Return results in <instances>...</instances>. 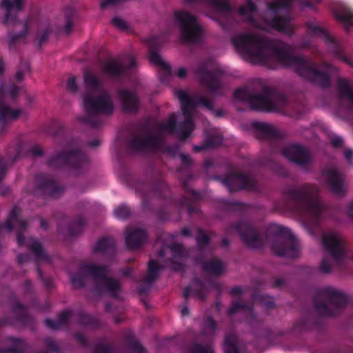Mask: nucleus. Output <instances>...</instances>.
<instances>
[{"label": "nucleus", "instance_id": "31", "mask_svg": "<svg viewBox=\"0 0 353 353\" xmlns=\"http://www.w3.org/2000/svg\"><path fill=\"white\" fill-rule=\"evenodd\" d=\"M239 312L243 313L246 316V320L249 324H252L257 319L253 312L252 307L242 303L236 302L233 303L228 310V314L230 316Z\"/></svg>", "mask_w": 353, "mask_h": 353}, {"label": "nucleus", "instance_id": "41", "mask_svg": "<svg viewBox=\"0 0 353 353\" xmlns=\"http://www.w3.org/2000/svg\"><path fill=\"white\" fill-rule=\"evenodd\" d=\"M115 242L112 238L107 237L100 239L96 246L95 250L97 251L111 253L114 250Z\"/></svg>", "mask_w": 353, "mask_h": 353}, {"label": "nucleus", "instance_id": "37", "mask_svg": "<svg viewBox=\"0 0 353 353\" xmlns=\"http://www.w3.org/2000/svg\"><path fill=\"white\" fill-rule=\"evenodd\" d=\"M307 26L314 34L319 36L327 43H334L333 38L314 21L307 22Z\"/></svg>", "mask_w": 353, "mask_h": 353}, {"label": "nucleus", "instance_id": "30", "mask_svg": "<svg viewBox=\"0 0 353 353\" xmlns=\"http://www.w3.org/2000/svg\"><path fill=\"white\" fill-rule=\"evenodd\" d=\"M84 85L86 88L85 92H97L104 90L102 79L91 70H85L83 76Z\"/></svg>", "mask_w": 353, "mask_h": 353}, {"label": "nucleus", "instance_id": "51", "mask_svg": "<svg viewBox=\"0 0 353 353\" xmlns=\"http://www.w3.org/2000/svg\"><path fill=\"white\" fill-rule=\"evenodd\" d=\"M92 353H114V350L112 343L101 342L95 346Z\"/></svg>", "mask_w": 353, "mask_h": 353}, {"label": "nucleus", "instance_id": "7", "mask_svg": "<svg viewBox=\"0 0 353 353\" xmlns=\"http://www.w3.org/2000/svg\"><path fill=\"white\" fill-rule=\"evenodd\" d=\"M285 194L299 203L303 210L312 218L319 219L326 210L324 203L319 199L317 188L311 184L300 187H292L285 190Z\"/></svg>", "mask_w": 353, "mask_h": 353}, {"label": "nucleus", "instance_id": "20", "mask_svg": "<svg viewBox=\"0 0 353 353\" xmlns=\"http://www.w3.org/2000/svg\"><path fill=\"white\" fill-rule=\"evenodd\" d=\"M20 212L21 209L17 207H14L10 213L6 225L10 231L14 228L17 230V241L19 245H22L25 243V238L22 232L26 230L28 228V223L25 220L19 218Z\"/></svg>", "mask_w": 353, "mask_h": 353}, {"label": "nucleus", "instance_id": "25", "mask_svg": "<svg viewBox=\"0 0 353 353\" xmlns=\"http://www.w3.org/2000/svg\"><path fill=\"white\" fill-rule=\"evenodd\" d=\"M161 268V267L154 261H149L147 274L143 279L139 287L140 294H145L149 291L151 283L157 279L158 272Z\"/></svg>", "mask_w": 353, "mask_h": 353}, {"label": "nucleus", "instance_id": "23", "mask_svg": "<svg viewBox=\"0 0 353 353\" xmlns=\"http://www.w3.org/2000/svg\"><path fill=\"white\" fill-rule=\"evenodd\" d=\"M125 234L126 245L130 250L139 248L146 239L145 232L140 228H129Z\"/></svg>", "mask_w": 353, "mask_h": 353}, {"label": "nucleus", "instance_id": "19", "mask_svg": "<svg viewBox=\"0 0 353 353\" xmlns=\"http://www.w3.org/2000/svg\"><path fill=\"white\" fill-rule=\"evenodd\" d=\"M4 87L5 83H0V128L6 122L17 119L23 113L21 109L11 107L6 101V95L3 93Z\"/></svg>", "mask_w": 353, "mask_h": 353}, {"label": "nucleus", "instance_id": "17", "mask_svg": "<svg viewBox=\"0 0 353 353\" xmlns=\"http://www.w3.org/2000/svg\"><path fill=\"white\" fill-rule=\"evenodd\" d=\"M37 188L43 194H48L51 197L57 198L64 192L63 186L48 175L39 174L35 179Z\"/></svg>", "mask_w": 353, "mask_h": 353}, {"label": "nucleus", "instance_id": "27", "mask_svg": "<svg viewBox=\"0 0 353 353\" xmlns=\"http://www.w3.org/2000/svg\"><path fill=\"white\" fill-rule=\"evenodd\" d=\"M119 96L125 111L128 112L137 111L139 108V101L133 92L123 89L119 91Z\"/></svg>", "mask_w": 353, "mask_h": 353}, {"label": "nucleus", "instance_id": "4", "mask_svg": "<svg viewBox=\"0 0 353 353\" xmlns=\"http://www.w3.org/2000/svg\"><path fill=\"white\" fill-rule=\"evenodd\" d=\"M106 274V269L103 267L83 264L77 274L71 275V281L75 288H81L91 282L96 292L106 293L117 298L121 290L120 283L114 279L108 277Z\"/></svg>", "mask_w": 353, "mask_h": 353}, {"label": "nucleus", "instance_id": "36", "mask_svg": "<svg viewBox=\"0 0 353 353\" xmlns=\"http://www.w3.org/2000/svg\"><path fill=\"white\" fill-rule=\"evenodd\" d=\"M26 245L28 249L34 253L36 259L38 261L48 259V256L46 255L41 243L39 241L31 238L27 241Z\"/></svg>", "mask_w": 353, "mask_h": 353}, {"label": "nucleus", "instance_id": "45", "mask_svg": "<svg viewBox=\"0 0 353 353\" xmlns=\"http://www.w3.org/2000/svg\"><path fill=\"white\" fill-rule=\"evenodd\" d=\"M336 17L343 22L347 30L353 26V12L350 10H344L336 14Z\"/></svg>", "mask_w": 353, "mask_h": 353}, {"label": "nucleus", "instance_id": "47", "mask_svg": "<svg viewBox=\"0 0 353 353\" xmlns=\"http://www.w3.org/2000/svg\"><path fill=\"white\" fill-rule=\"evenodd\" d=\"M65 90L70 94H77L79 90L78 79L74 75H70L66 81Z\"/></svg>", "mask_w": 353, "mask_h": 353}, {"label": "nucleus", "instance_id": "40", "mask_svg": "<svg viewBox=\"0 0 353 353\" xmlns=\"http://www.w3.org/2000/svg\"><path fill=\"white\" fill-rule=\"evenodd\" d=\"M225 353H240L238 338L235 334L225 337L224 343Z\"/></svg>", "mask_w": 353, "mask_h": 353}, {"label": "nucleus", "instance_id": "34", "mask_svg": "<svg viewBox=\"0 0 353 353\" xmlns=\"http://www.w3.org/2000/svg\"><path fill=\"white\" fill-rule=\"evenodd\" d=\"M172 256L171 268L176 271L183 270V263L179 261L183 255V246L179 243H174L168 247Z\"/></svg>", "mask_w": 353, "mask_h": 353}, {"label": "nucleus", "instance_id": "14", "mask_svg": "<svg viewBox=\"0 0 353 353\" xmlns=\"http://www.w3.org/2000/svg\"><path fill=\"white\" fill-rule=\"evenodd\" d=\"M239 234L243 243L252 249L262 248L265 243L263 238L259 234L254 225L248 221H240L230 228Z\"/></svg>", "mask_w": 353, "mask_h": 353}, {"label": "nucleus", "instance_id": "35", "mask_svg": "<svg viewBox=\"0 0 353 353\" xmlns=\"http://www.w3.org/2000/svg\"><path fill=\"white\" fill-rule=\"evenodd\" d=\"M71 313L70 312H61L56 321L46 319L45 323L46 326L52 330H59L66 326L70 321Z\"/></svg>", "mask_w": 353, "mask_h": 353}, {"label": "nucleus", "instance_id": "9", "mask_svg": "<svg viewBox=\"0 0 353 353\" xmlns=\"http://www.w3.org/2000/svg\"><path fill=\"white\" fill-rule=\"evenodd\" d=\"M174 24L180 31L181 39L185 43H196L203 37V30L196 17L180 10L174 14Z\"/></svg>", "mask_w": 353, "mask_h": 353}, {"label": "nucleus", "instance_id": "62", "mask_svg": "<svg viewBox=\"0 0 353 353\" xmlns=\"http://www.w3.org/2000/svg\"><path fill=\"white\" fill-rule=\"evenodd\" d=\"M6 170V162L4 159H0V181L4 177Z\"/></svg>", "mask_w": 353, "mask_h": 353}, {"label": "nucleus", "instance_id": "44", "mask_svg": "<svg viewBox=\"0 0 353 353\" xmlns=\"http://www.w3.org/2000/svg\"><path fill=\"white\" fill-rule=\"evenodd\" d=\"M215 9L221 14L230 13L231 8L227 0H208Z\"/></svg>", "mask_w": 353, "mask_h": 353}, {"label": "nucleus", "instance_id": "29", "mask_svg": "<svg viewBox=\"0 0 353 353\" xmlns=\"http://www.w3.org/2000/svg\"><path fill=\"white\" fill-rule=\"evenodd\" d=\"M149 43V60L154 65H158L161 68L163 69L165 72L168 74L170 72V67L168 65L164 60L162 59L161 55L156 50V46L157 43V39L156 37L149 38L148 40Z\"/></svg>", "mask_w": 353, "mask_h": 353}, {"label": "nucleus", "instance_id": "18", "mask_svg": "<svg viewBox=\"0 0 353 353\" xmlns=\"http://www.w3.org/2000/svg\"><path fill=\"white\" fill-rule=\"evenodd\" d=\"M223 183L228 187L230 192L241 189L256 190L258 187L257 182L254 178L241 174H232L228 176Z\"/></svg>", "mask_w": 353, "mask_h": 353}, {"label": "nucleus", "instance_id": "42", "mask_svg": "<svg viewBox=\"0 0 353 353\" xmlns=\"http://www.w3.org/2000/svg\"><path fill=\"white\" fill-rule=\"evenodd\" d=\"M187 353H214L212 345L195 342L190 345Z\"/></svg>", "mask_w": 353, "mask_h": 353}, {"label": "nucleus", "instance_id": "21", "mask_svg": "<svg viewBox=\"0 0 353 353\" xmlns=\"http://www.w3.org/2000/svg\"><path fill=\"white\" fill-rule=\"evenodd\" d=\"M75 12L72 9H67L63 14L57 19L56 23V32L59 34L69 36L74 29Z\"/></svg>", "mask_w": 353, "mask_h": 353}, {"label": "nucleus", "instance_id": "11", "mask_svg": "<svg viewBox=\"0 0 353 353\" xmlns=\"http://www.w3.org/2000/svg\"><path fill=\"white\" fill-rule=\"evenodd\" d=\"M88 159L84 154L77 149L63 151L52 155L48 160V165L52 168H60L68 165L79 168L84 165Z\"/></svg>", "mask_w": 353, "mask_h": 353}, {"label": "nucleus", "instance_id": "58", "mask_svg": "<svg viewBox=\"0 0 353 353\" xmlns=\"http://www.w3.org/2000/svg\"><path fill=\"white\" fill-rule=\"evenodd\" d=\"M116 214L119 218H125L129 216L130 211L125 207H121L116 210Z\"/></svg>", "mask_w": 353, "mask_h": 353}, {"label": "nucleus", "instance_id": "1", "mask_svg": "<svg viewBox=\"0 0 353 353\" xmlns=\"http://www.w3.org/2000/svg\"><path fill=\"white\" fill-rule=\"evenodd\" d=\"M232 42L236 48L253 63L274 68L279 63L293 68L303 79L314 81L321 87L330 85V77L326 73L319 71L311 61L291 54L285 44L279 41L245 32L234 37Z\"/></svg>", "mask_w": 353, "mask_h": 353}, {"label": "nucleus", "instance_id": "59", "mask_svg": "<svg viewBox=\"0 0 353 353\" xmlns=\"http://www.w3.org/2000/svg\"><path fill=\"white\" fill-rule=\"evenodd\" d=\"M46 344L49 349L52 351L57 352L59 351V345L52 339H47L46 340Z\"/></svg>", "mask_w": 353, "mask_h": 353}, {"label": "nucleus", "instance_id": "53", "mask_svg": "<svg viewBox=\"0 0 353 353\" xmlns=\"http://www.w3.org/2000/svg\"><path fill=\"white\" fill-rule=\"evenodd\" d=\"M194 294L199 300H205L206 296L205 290L200 281L196 282L194 289Z\"/></svg>", "mask_w": 353, "mask_h": 353}, {"label": "nucleus", "instance_id": "43", "mask_svg": "<svg viewBox=\"0 0 353 353\" xmlns=\"http://www.w3.org/2000/svg\"><path fill=\"white\" fill-rule=\"evenodd\" d=\"M52 31V26L48 23L41 24L37 38L39 41V45L44 43L48 38L50 34Z\"/></svg>", "mask_w": 353, "mask_h": 353}, {"label": "nucleus", "instance_id": "63", "mask_svg": "<svg viewBox=\"0 0 353 353\" xmlns=\"http://www.w3.org/2000/svg\"><path fill=\"white\" fill-rule=\"evenodd\" d=\"M332 144L335 148H340L343 145V141L339 137H334L332 139Z\"/></svg>", "mask_w": 353, "mask_h": 353}, {"label": "nucleus", "instance_id": "2", "mask_svg": "<svg viewBox=\"0 0 353 353\" xmlns=\"http://www.w3.org/2000/svg\"><path fill=\"white\" fill-rule=\"evenodd\" d=\"M174 94L181 102L182 113H173L166 121L159 123L157 128L136 133L130 141V147L133 150H155L161 145L166 134H175L181 139L188 137L194 128L191 110L199 104L214 112L216 117L224 114L222 110H214L212 103L205 97L190 94L188 91L181 90H176Z\"/></svg>", "mask_w": 353, "mask_h": 353}, {"label": "nucleus", "instance_id": "54", "mask_svg": "<svg viewBox=\"0 0 353 353\" xmlns=\"http://www.w3.org/2000/svg\"><path fill=\"white\" fill-rule=\"evenodd\" d=\"M128 346L131 353H144L145 352L143 347L134 339L129 341Z\"/></svg>", "mask_w": 353, "mask_h": 353}, {"label": "nucleus", "instance_id": "57", "mask_svg": "<svg viewBox=\"0 0 353 353\" xmlns=\"http://www.w3.org/2000/svg\"><path fill=\"white\" fill-rule=\"evenodd\" d=\"M29 152L34 157H40L43 154V149L38 145L31 147L29 149Z\"/></svg>", "mask_w": 353, "mask_h": 353}, {"label": "nucleus", "instance_id": "12", "mask_svg": "<svg viewBox=\"0 0 353 353\" xmlns=\"http://www.w3.org/2000/svg\"><path fill=\"white\" fill-rule=\"evenodd\" d=\"M1 23L10 28L8 32V43L10 48H13L17 43L27 38L30 28L28 19L20 20L17 15L7 19H1Z\"/></svg>", "mask_w": 353, "mask_h": 353}, {"label": "nucleus", "instance_id": "46", "mask_svg": "<svg viewBox=\"0 0 353 353\" xmlns=\"http://www.w3.org/2000/svg\"><path fill=\"white\" fill-rule=\"evenodd\" d=\"M22 145V143L20 141H19L12 143L8 148L7 152L8 156V161H10L12 162L15 161V159L21 152Z\"/></svg>", "mask_w": 353, "mask_h": 353}, {"label": "nucleus", "instance_id": "8", "mask_svg": "<svg viewBox=\"0 0 353 353\" xmlns=\"http://www.w3.org/2000/svg\"><path fill=\"white\" fill-rule=\"evenodd\" d=\"M347 303L346 295L339 290L326 288L315 302V308L319 315L330 317L337 314Z\"/></svg>", "mask_w": 353, "mask_h": 353}, {"label": "nucleus", "instance_id": "5", "mask_svg": "<svg viewBox=\"0 0 353 353\" xmlns=\"http://www.w3.org/2000/svg\"><path fill=\"white\" fill-rule=\"evenodd\" d=\"M84 116L77 117L81 123L97 127L98 121L94 119L99 114H111L114 109L112 98L106 90L97 92H84L82 94Z\"/></svg>", "mask_w": 353, "mask_h": 353}, {"label": "nucleus", "instance_id": "28", "mask_svg": "<svg viewBox=\"0 0 353 353\" xmlns=\"http://www.w3.org/2000/svg\"><path fill=\"white\" fill-rule=\"evenodd\" d=\"M253 127L258 139H274L280 137L281 132L274 126L265 123H254Z\"/></svg>", "mask_w": 353, "mask_h": 353}, {"label": "nucleus", "instance_id": "60", "mask_svg": "<svg viewBox=\"0 0 353 353\" xmlns=\"http://www.w3.org/2000/svg\"><path fill=\"white\" fill-rule=\"evenodd\" d=\"M74 337L79 345L85 346L87 344V339L83 334L76 333L74 334Z\"/></svg>", "mask_w": 353, "mask_h": 353}, {"label": "nucleus", "instance_id": "55", "mask_svg": "<svg viewBox=\"0 0 353 353\" xmlns=\"http://www.w3.org/2000/svg\"><path fill=\"white\" fill-rule=\"evenodd\" d=\"M197 243L200 247L205 246L209 241L208 236L201 230H198V233L196 236Z\"/></svg>", "mask_w": 353, "mask_h": 353}, {"label": "nucleus", "instance_id": "56", "mask_svg": "<svg viewBox=\"0 0 353 353\" xmlns=\"http://www.w3.org/2000/svg\"><path fill=\"white\" fill-rule=\"evenodd\" d=\"M82 225V221L78 220L73 221L69 228V234L70 235H75L81 232V227Z\"/></svg>", "mask_w": 353, "mask_h": 353}, {"label": "nucleus", "instance_id": "49", "mask_svg": "<svg viewBox=\"0 0 353 353\" xmlns=\"http://www.w3.org/2000/svg\"><path fill=\"white\" fill-rule=\"evenodd\" d=\"M216 327V322L212 319L208 318L203 323L202 334L206 336H211L214 334Z\"/></svg>", "mask_w": 353, "mask_h": 353}, {"label": "nucleus", "instance_id": "24", "mask_svg": "<svg viewBox=\"0 0 353 353\" xmlns=\"http://www.w3.org/2000/svg\"><path fill=\"white\" fill-rule=\"evenodd\" d=\"M26 0H1L0 7L3 10L1 19L18 15L24 10Z\"/></svg>", "mask_w": 353, "mask_h": 353}, {"label": "nucleus", "instance_id": "26", "mask_svg": "<svg viewBox=\"0 0 353 353\" xmlns=\"http://www.w3.org/2000/svg\"><path fill=\"white\" fill-rule=\"evenodd\" d=\"M339 98L341 102L346 103L353 109V88L345 79H339L337 82Z\"/></svg>", "mask_w": 353, "mask_h": 353}, {"label": "nucleus", "instance_id": "48", "mask_svg": "<svg viewBox=\"0 0 353 353\" xmlns=\"http://www.w3.org/2000/svg\"><path fill=\"white\" fill-rule=\"evenodd\" d=\"M6 85L3 90V93L6 95V101H8L9 99L14 101L19 94L21 88L17 85H11L8 90H6Z\"/></svg>", "mask_w": 353, "mask_h": 353}, {"label": "nucleus", "instance_id": "32", "mask_svg": "<svg viewBox=\"0 0 353 353\" xmlns=\"http://www.w3.org/2000/svg\"><path fill=\"white\" fill-rule=\"evenodd\" d=\"M203 270L207 273L219 276L225 272V263L218 258H212L202 263Z\"/></svg>", "mask_w": 353, "mask_h": 353}, {"label": "nucleus", "instance_id": "39", "mask_svg": "<svg viewBox=\"0 0 353 353\" xmlns=\"http://www.w3.org/2000/svg\"><path fill=\"white\" fill-rule=\"evenodd\" d=\"M254 301L266 310H272L276 307L274 298L265 294L257 293L254 297Z\"/></svg>", "mask_w": 353, "mask_h": 353}, {"label": "nucleus", "instance_id": "10", "mask_svg": "<svg viewBox=\"0 0 353 353\" xmlns=\"http://www.w3.org/2000/svg\"><path fill=\"white\" fill-rule=\"evenodd\" d=\"M281 233L272 240L270 248L272 253L279 256L295 258L299 255L298 243L291 235H285V228L278 227Z\"/></svg>", "mask_w": 353, "mask_h": 353}, {"label": "nucleus", "instance_id": "13", "mask_svg": "<svg viewBox=\"0 0 353 353\" xmlns=\"http://www.w3.org/2000/svg\"><path fill=\"white\" fill-rule=\"evenodd\" d=\"M323 245L326 252L332 257L336 264L339 265L345 258L347 246L345 239L336 232H327L323 234Z\"/></svg>", "mask_w": 353, "mask_h": 353}, {"label": "nucleus", "instance_id": "22", "mask_svg": "<svg viewBox=\"0 0 353 353\" xmlns=\"http://www.w3.org/2000/svg\"><path fill=\"white\" fill-rule=\"evenodd\" d=\"M324 176L330 190L339 196L344 195L346 189L343 179L338 171L334 168L328 169L324 172Z\"/></svg>", "mask_w": 353, "mask_h": 353}, {"label": "nucleus", "instance_id": "3", "mask_svg": "<svg viewBox=\"0 0 353 353\" xmlns=\"http://www.w3.org/2000/svg\"><path fill=\"white\" fill-rule=\"evenodd\" d=\"M292 3V0H275L268 5V10L258 21L255 19L256 10L254 4L250 0H248L246 6L241 7L239 14L246 21L259 29L269 30L274 28L291 35L294 33L293 26L288 17H281L280 13L282 10L288 9Z\"/></svg>", "mask_w": 353, "mask_h": 353}, {"label": "nucleus", "instance_id": "61", "mask_svg": "<svg viewBox=\"0 0 353 353\" xmlns=\"http://www.w3.org/2000/svg\"><path fill=\"white\" fill-rule=\"evenodd\" d=\"M221 142L222 138L220 136H217L210 139L208 141V145L210 147H214L221 144Z\"/></svg>", "mask_w": 353, "mask_h": 353}, {"label": "nucleus", "instance_id": "16", "mask_svg": "<svg viewBox=\"0 0 353 353\" xmlns=\"http://www.w3.org/2000/svg\"><path fill=\"white\" fill-rule=\"evenodd\" d=\"M282 154L288 160L301 167L309 165L312 161L307 150L299 145L287 146L283 150Z\"/></svg>", "mask_w": 353, "mask_h": 353}, {"label": "nucleus", "instance_id": "6", "mask_svg": "<svg viewBox=\"0 0 353 353\" xmlns=\"http://www.w3.org/2000/svg\"><path fill=\"white\" fill-rule=\"evenodd\" d=\"M236 99L246 101L253 110L266 112H279L287 105L286 97L283 94L271 93L264 90L261 94L256 93L250 88H242L234 93Z\"/></svg>", "mask_w": 353, "mask_h": 353}, {"label": "nucleus", "instance_id": "33", "mask_svg": "<svg viewBox=\"0 0 353 353\" xmlns=\"http://www.w3.org/2000/svg\"><path fill=\"white\" fill-rule=\"evenodd\" d=\"M102 69L106 74L116 77L124 72L125 67L121 64L117 60L111 59L104 62Z\"/></svg>", "mask_w": 353, "mask_h": 353}, {"label": "nucleus", "instance_id": "50", "mask_svg": "<svg viewBox=\"0 0 353 353\" xmlns=\"http://www.w3.org/2000/svg\"><path fill=\"white\" fill-rule=\"evenodd\" d=\"M112 25L121 31H128L130 29L128 23L120 17H114L111 20Z\"/></svg>", "mask_w": 353, "mask_h": 353}, {"label": "nucleus", "instance_id": "64", "mask_svg": "<svg viewBox=\"0 0 353 353\" xmlns=\"http://www.w3.org/2000/svg\"><path fill=\"white\" fill-rule=\"evenodd\" d=\"M134 272V268L132 267H126L125 268L121 270V273L125 276H131Z\"/></svg>", "mask_w": 353, "mask_h": 353}, {"label": "nucleus", "instance_id": "52", "mask_svg": "<svg viewBox=\"0 0 353 353\" xmlns=\"http://www.w3.org/2000/svg\"><path fill=\"white\" fill-rule=\"evenodd\" d=\"M332 263L330 259L325 257L322 259L320 265L319 270L324 274H329L332 270Z\"/></svg>", "mask_w": 353, "mask_h": 353}, {"label": "nucleus", "instance_id": "38", "mask_svg": "<svg viewBox=\"0 0 353 353\" xmlns=\"http://www.w3.org/2000/svg\"><path fill=\"white\" fill-rule=\"evenodd\" d=\"M12 310L17 319L21 323L24 325H31L33 323V318L27 313L26 310L20 303H16Z\"/></svg>", "mask_w": 353, "mask_h": 353}, {"label": "nucleus", "instance_id": "15", "mask_svg": "<svg viewBox=\"0 0 353 353\" xmlns=\"http://www.w3.org/2000/svg\"><path fill=\"white\" fill-rule=\"evenodd\" d=\"M196 73L201 83L208 88L210 92H214L220 89L221 86L219 81L220 72L210 67L208 63L200 64Z\"/></svg>", "mask_w": 353, "mask_h": 353}]
</instances>
